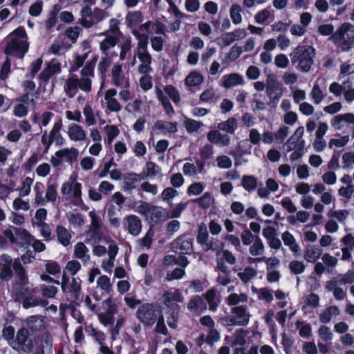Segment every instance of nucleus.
Wrapping results in <instances>:
<instances>
[{"label":"nucleus","mask_w":354,"mask_h":354,"mask_svg":"<svg viewBox=\"0 0 354 354\" xmlns=\"http://www.w3.org/2000/svg\"><path fill=\"white\" fill-rule=\"evenodd\" d=\"M95 62L96 58H94L93 62L89 64L82 70L80 77L73 74H71L68 76L65 83L64 90L70 97L75 95L77 88L85 92L91 91V80L90 77L93 75V68Z\"/></svg>","instance_id":"1"},{"label":"nucleus","mask_w":354,"mask_h":354,"mask_svg":"<svg viewBox=\"0 0 354 354\" xmlns=\"http://www.w3.org/2000/svg\"><path fill=\"white\" fill-rule=\"evenodd\" d=\"M8 39L5 48L6 54L22 58L29 48L28 36L24 28H17L9 34Z\"/></svg>","instance_id":"2"},{"label":"nucleus","mask_w":354,"mask_h":354,"mask_svg":"<svg viewBox=\"0 0 354 354\" xmlns=\"http://www.w3.org/2000/svg\"><path fill=\"white\" fill-rule=\"evenodd\" d=\"M316 50L310 46H298L290 54L292 64H297L296 68L304 73L310 71L314 64Z\"/></svg>","instance_id":"3"},{"label":"nucleus","mask_w":354,"mask_h":354,"mask_svg":"<svg viewBox=\"0 0 354 354\" xmlns=\"http://www.w3.org/2000/svg\"><path fill=\"white\" fill-rule=\"evenodd\" d=\"M330 39L342 51H348L354 46V26L348 23L342 24Z\"/></svg>","instance_id":"4"},{"label":"nucleus","mask_w":354,"mask_h":354,"mask_svg":"<svg viewBox=\"0 0 354 354\" xmlns=\"http://www.w3.org/2000/svg\"><path fill=\"white\" fill-rule=\"evenodd\" d=\"M14 269L17 279L12 287V297L15 300L20 301L29 292L28 278L20 263H15Z\"/></svg>","instance_id":"5"},{"label":"nucleus","mask_w":354,"mask_h":354,"mask_svg":"<svg viewBox=\"0 0 354 354\" xmlns=\"http://www.w3.org/2000/svg\"><path fill=\"white\" fill-rule=\"evenodd\" d=\"M107 17V14L102 9L95 8L92 10L88 6H84L80 11L79 24L85 28H89Z\"/></svg>","instance_id":"6"},{"label":"nucleus","mask_w":354,"mask_h":354,"mask_svg":"<svg viewBox=\"0 0 354 354\" xmlns=\"http://www.w3.org/2000/svg\"><path fill=\"white\" fill-rule=\"evenodd\" d=\"M79 155V151L74 147H66L58 150L55 155L52 156L50 162L54 167L62 165L64 162L72 164L76 161Z\"/></svg>","instance_id":"7"},{"label":"nucleus","mask_w":354,"mask_h":354,"mask_svg":"<svg viewBox=\"0 0 354 354\" xmlns=\"http://www.w3.org/2000/svg\"><path fill=\"white\" fill-rule=\"evenodd\" d=\"M88 216L91 218V224L89 230L86 233V239L88 242L95 243L100 240V236L97 230L102 226V220L95 210L91 211L88 213Z\"/></svg>","instance_id":"8"},{"label":"nucleus","mask_w":354,"mask_h":354,"mask_svg":"<svg viewBox=\"0 0 354 354\" xmlns=\"http://www.w3.org/2000/svg\"><path fill=\"white\" fill-rule=\"evenodd\" d=\"M137 317L143 324L151 326L156 320V309L153 305L145 304L138 309Z\"/></svg>","instance_id":"9"},{"label":"nucleus","mask_w":354,"mask_h":354,"mask_svg":"<svg viewBox=\"0 0 354 354\" xmlns=\"http://www.w3.org/2000/svg\"><path fill=\"white\" fill-rule=\"evenodd\" d=\"M103 306L106 308L107 310L104 313H101L98 315V318L100 322L104 326L112 324L113 322L114 315L117 312V306L113 303L111 298H108L102 302Z\"/></svg>","instance_id":"10"},{"label":"nucleus","mask_w":354,"mask_h":354,"mask_svg":"<svg viewBox=\"0 0 354 354\" xmlns=\"http://www.w3.org/2000/svg\"><path fill=\"white\" fill-rule=\"evenodd\" d=\"M178 131V122L158 120L152 127V133L156 135L165 136L175 133Z\"/></svg>","instance_id":"11"},{"label":"nucleus","mask_w":354,"mask_h":354,"mask_svg":"<svg viewBox=\"0 0 354 354\" xmlns=\"http://www.w3.org/2000/svg\"><path fill=\"white\" fill-rule=\"evenodd\" d=\"M171 248L176 252L190 254L193 250V239L187 235L181 236L172 242Z\"/></svg>","instance_id":"12"},{"label":"nucleus","mask_w":354,"mask_h":354,"mask_svg":"<svg viewBox=\"0 0 354 354\" xmlns=\"http://www.w3.org/2000/svg\"><path fill=\"white\" fill-rule=\"evenodd\" d=\"M246 35L247 32L245 29L237 28L223 34L218 39V44L222 46H228L234 41L243 39Z\"/></svg>","instance_id":"13"},{"label":"nucleus","mask_w":354,"mask_h":354,"mask_svg":"<svg viewBox=\"0 0 354 354\" xmlns=\"http://www.w3.org/2000/svg\"><path fill=\"white\" fill-rule=\"evenodd\" d=\"M164 303L174 311H178V303L183 301L182 293L178 290H169L163 295Z\"/></svg>","instance_id":"14"},{"label":"nucleus","mask_w":354,"mask_h":354,"mask_svg":"<svg viewBox=\"0 0 354 354\" xmlns=\"http://www.w3.org/2000/svg\"><path fill=\"white\" fill-rule=\"evenodd\" d=\"M124 225L128 232L132 236H137L142 230V222L136 215H129L124 218Z\"/></svg>","instance_id":"15"},{"label":"nucleus","mask_w":354,"mask_h":354,"mask_svg":"<svg viewBox=\"0 0 354 354\" xmlns=\"http://www.w3.org/2000/svg\"><path fill=\"white\" fill-rule=\"evenodd\" d=\"M111 79L115 86L119 87L122 85L129 86V78L124 75L121 64L116 63L113 65L111 69Z\"/></svg>","instance_id":"16"},{"label":"nucleus","mask_w":354,"mask_h":354,"mask_svg":"<svg viewBox=\"0 0 354 354\" xmlns=\"http://www.w3.org/2000/svg\"><path fill=\"white\" fill-rule=\"evenodd\" d=\"M250 314L247 312L246 308L237 306L233 308L231 321L232 324L238 326H245L250 320Z\"/></svg>","instance_id":"17"},{"label":"nucleus","mask_w":354,"mask_h":354,"mask_svg":"<svg viewBox=\"0 0 354 354\" xmlns=\"http://www.w3.org/2000/svg\"><path fill=\"white\" fill-rule=\"evenodd\" d=\"M142 178L161 179L162 177L161 168L153 162L146 163L140 174Z\"/></svg>","instance_id":"18"},{"label":"nucleus","mask_w":354,"mask_h":354,"mask_svg":"<svg viewBox=\"0 0 354 354\" xmlns=\"http://www.w3.org/2000/svg\"><path fill=\"white\" fill-rule=\"evenodd\" d=\"M345 123L354 124V114L346 113L339 114L333 117L330 120V124L335 130L341 131L345 127Z\"/></svg>","instance_id":"19"},{"label":"nucleus","mask_w":354,"mask_h":354,"mask_svg":"<svg viewBox=\"0 0 354 354\" xmlns=\"http://www.w3.org/2000/svg\"><path fill=\"white\" fill-rule=\"evenodd\" d=\"M117 91L115 88H110L104 93L106 106L109 111L118 113L122 110V106L115 98Z\"/></svg>","instance_id":"20"},{"label":"nucleus","mask_w":354,"mask_h":354,"mask_svg":"<svg viewBox=\"0 0 354 354\" xmlns=\"http://www.w3.org/2000/svg\"><path fill=\"white\" fill-rule=\"evenodd\" d=\"M208 141L221 147H227L230 143V137L227 134L221 133L218 130H212L207 135Z\"/></svg>","instance_id":"21"},{"label":"nucleus","mask_w":354,"mask_h":354,"mask_svg":"<svg viewBox=\"0 0 354 354\" xmlns=\"http://www.w3.org/2000/svg\"><path fill=\"white\" fill-rule=\"evenodd\" d=\"M35 352L37 353H44L49 352L52 348V339L48 333H44L40 337L35 339Z\"/></svg>","instance_id":"22"},{"label":"nucleus","mask_w":354,"mask_h":354,"mask_svg":"<svg viewBox=\"0 0 354 354\" xmlns=\"http://www.w3.org/2000/svg\"><path fill=\"white\" fill-rule=\"evenodd\" d=\"M135 55L138 58L140 64L138 66V71L140 74H147L152 72L151 66L152 57L149 52L136 53Z\"/></svg>","instance_id":"23"},{"label":"nucleus","mask_w":354,"mask_h":354,"mask_svg":"<svg viewBox=\"0 0 354 354\" xmlns=\"http://www.w3.org/2000/svg\"><path fill=\"white\" fill-rule=\"evenodd\" d=\"M12 259L8 254L0 256V277L3 280H9L12 277Z\"/></svg>","instance_id":"24"},{"label":"nucleus","mask_w":354,"mask_h":354,"mask_svg":"<svg viewBox=\"0 0 354 354\" xmlns=\"http://www.w3.org/2000/svg\"><path fill=\"white\" fill-rule=\"evenodd\" d=\"M67 135L71 140L82 142L86 139V133L84 129L75 124H72L68 127Z\"/></svg>","instance_id":"25"},{"label":"nucleus","mask_w":354,"mask_h":354,"mask_svg":"<svg viewBox=\"0 0 354 354\" xmlns=\"http://www.w3.org/2000/svg\"><path fill=\"white\" fill-rule=\"evenodd\" d=\"M61 72V64L56 59H53L46 66L45 70L40 74V77L44 81H47L50 77L55 74H59Z\"/></svg>","instance_id":"26"},{"label":"nucleus","mask_w":354,"mask_h":354,"mask_svg":"<svg viewBox=\"0 0 354 354\" xmlns=\"http://www.w3.org/2000/svg\"><path fill=\"white\" fill-rule=\"evenodd\" d=\"M117 44V39L113 37L105 38L100 45V48L106 57H116L118 53L113 49Z\"/></svg>","instance_id":"27"},{"label":"nucleus","mask_w":354,"mask_h":354,"mask_svg":"<svg viewBox=\"0 0 354 354\" xmlns=\"http://www.w3.org/2000/svg\"><path fill=\"white\" fill-rule=\"evenodd\" d=\"M205 166V162L201 160H198L195 164L191 162H186L183 167V174L187 176H194L201 174Z\"/></svg>","instance_id":"28"},{"label":"nucleus","mask_w":354,"mask_h":354,"mask_svg":"<svg viewBox=\"0 0 354 354\" xmlns=\"http://www.w3.org/2000/svg\"><path fill=\"white\" fill-rule=\"evenodd\" d=\"M204 81L201 73L196 71L190 72L185 79V85L192 89L200 86Z\"/></svg>","instance_id":"29"},{"label":"nucleus","mask_w":354,"mask_h":354,"mask_svg":"<svg viewBox=\"0 0 354 354\" xmlns=\"http://www.w3.org/2000/svg\"><path fill=\"white\" fill-rule=\"evenodd\" d=\"M222 82V86L226 88L244 84L243 77L238 73H231L230 75H223Z\"/></svg>","instance_id":"30"},{"label":"nucleus","mask_w":354,"mask_h":354,"mask_svg":"<svg viewBox=\"0 0 354 354\" xmlns=\"http://www.w3.org/2000/svg\"><path fill=\"white\" fill-rule=\"evenodd\" d=\"M132 34L138 40L135 54L149 52L147 48L148 36L145 34L140 33L138 30H133Z\"/></svg>","instance_id":"31"},{"label":"nucleus","mask_w":354,"mask_h":354,"mask_svg":"<svg viewBox=\"0 0 354 354\" xmlns=\"http://www.w3.org/2000/svg\"><path fill=\"white\" fill-rule=\"evenodd\" d=\"M74 256L86 264L90 261L88 248L82 242H79L74 246Z\"/></svg>","instance_id":"32"},{"label":"nucleus","mask_w":354,"mask_h":354,"mask_svg":"<svg viewBox=\"0 0 354 354\" xmlns=\"http://www.w3.org/2000/svg\"><path fill=\"white\" fill-rule=\"evenodd\" d=\"M169 215V213L165 209L161 207L151 205L150 213L147 218L156 222L170 218Z\"/></svg>","instance_id":"33"},{"label":"nucleus","mask_w":354,"mask_h":354,"mask_svg":"<svg viewBox=\"0 0 354 354\" xmlns=\"http://www.w3.org/2000/svg\"><path fill=\"white\" fill-rule=\"evenodd\" d=\"M62 127V121L59 120L55 122L50 132L49 137L53 142H55L56 145L61 146L64 144L65 139L60 133L61 129Z\"/></svg>","instance_id":"34"},{"label":"nucleus","mask_w":354,"mask_h":354,"mask_svg":"<svg viewBox=\"0 0 354 354\" xmlns=\"http://www.w3.org/2000/svg\"><path fill=\"white\" fill-rule=\"evenodd\" d=\"M281 239L284 245L288 247L289 250L294 254H297L299 251V246L297 244L294 236L288 231L284 232L281 234Z\"/></svg>","instance_id":"35"},{"label":"nucleus","mask_w":354,"mask_h":354,"mask_svg":"<svg viewBox=\"0 0 354 354\" xmlns=\"http://www.w3.org/2000/svg\"><path fill=\"white\" fill-rule=\"evenodd\" d=\"M197 241L198 243L204 245L206 250H216L213 242L212 241H209V234L205 227H200L197 236Z\"/></svg>","instance_id":"36"},{"label":"nucleus","mask_w":354,"mask_h":354,"mask_svg":"<svg viewBox=\"0 0 354 354\" xmlns=\"http://www.w3.org/2000/svg\"><path fill=\"white\" fill-rule=\"evenodd\" d=\"M322 254V251L319 247L311 245L306 249L304 259L309 263H315Z\"/></svg>","instance_id":"37"},{"label":"nucleus","mask_w":354,"mask_h":354,"mask_svg":"<svg viewBox=\"0 0 354 354\" xmlns=\"http://www.w3.org/2000/svg\"><path fill=\"white\" fill-rule=\"evenodd\" d=\"M187 308L193 314L198 315L205 308V304L202 298L196 296L190 299Z\"/></svg>","instance_id":"38"},{"label":"nucleus","mask_w":354,"mask_h":354,"mask_svg":"<svg viewBox=\"0 0 354 354\" xmlns=\"http://www.w3.org/2000/svg\"><path fill=\"white\" fill-rule=\"evenodd\" d=\"M339 310L336 306H330L326 308L319 315V320L323 324L330 322L332 317L339 315Z\"/></svg>","instance_id":"39"},{"label":"nucleus","mask_w":354,"mask_h":354,"mask_svg":"<svg viewBox=\"0 0 354 354\" xmlns=\"http://www.w3.org/2000/svg\"><path fill=\"white\" fill-rule=\"evenodd\" d=\"M143 20V15L140 11L129 12L125 17V24L128 27H133Z\"/></svg>","instance_id":"40"},{"label":"nucleus","mask_w":354,"mask_h":354,"mask_svg":"<svg viewBox=\"0 0 354 354\" xmlns=\"http://www.w3.org/2000/svg\"><path fill=\"white\" fill-rule=\"evenodd\" d=\"M26 324L32 330H41L44 328V319L40 315L31 316L26 319Z\"/></svg>","instance_id":"41"},{"label":"nucleus","mask_w":354,"mask_h":354,"mask_svg":"<svg viewBox=\"0 0 354 354\" xmlns=\"http://www.w3.org/2000/svg\"><path fill=\"white\" fill-rule=\"evenodd\" d=\"M142 176L135 173H128L123 176L124 188L132 189L135 188L137 183L141 180Z\"/></svg>","instance_id":"42"},{"label":"nucleus","mask_w":354,"mask_h":354,"mask_svg":"<svg viewBox=\"0 0 354 354\" xmlns=\"http://www.w3.org/2000/svg\"><path fill=\"white\" fill-rule=\"evenodd\" d=\"M310 97L315 104H319L324 98V93L317 82L313 84V88L310 93Z\"/></svg>","instance_id":"43"},{"label":"nucleus","mask_w":354,"mask_h":354,"mask_svg":"<svg viewBox=\"0 0 354 354\" xmlns=\"http://www.w3.org/2000/svg\"><path fill=\"white\" fill-rule=\"evenodd\" d=\"M47 218V210L45 208L38 209L34 217L32 218L31 222L33 226H45L46 220Z\"/></svg>","instance_id":"44"},{"label":"nucleus","mask_w":354,"mask_h":354,"mask_svg":"<svg viewBox=\"0 0 354 354\" xmlns=\"http://www.w3.org/2000/svg\"><path fill=\"white\" fill-rule=\"evenodd\" d=\"M56 232L59 242L64 246H68L71 239V234L68 230L64 227L59 225L57 227Z\"/></svg>","instance_id":"45"},{"label":"nucleus","mask_w":354,"mask_h":354,"mask_svg":"<svg viewBox=\"0 0 354 354\" xmlns=\"http://www.w3.org/2000/svg\"><path fill=\"white\" fill-rule=\"evenodd\" d=\"M236 128L237 122L236 119L233 118L221 122L218 124V130L227 132L228 133H234Z\"/></svg>","instance_id":"46"},{"label":"nucleus","mask_w":354,"mask_h":354,"mask_svg":"<svg viewBox=\"0 0 354 354\" xmlns=\"http://www.w3.org/2000/svg\"><path fill=\"white\" fill-rule=\"evenodd\" d=\"M33 179L30 177H26L21 183L20 187L17 189L19 196L25 197L30 194Z\"/></svg>","instance_id":"47"},{"label":"nucleus","mask_w":354,"mask_h":354,"mask_svg":"<svg viewBox=\"0 0 354 354\" xmlns=\"http://www.w3.org/2000/svg\"><path fill=\"white\" fill-rule=\"evenodd\" d=\"M131 38L129 36L123 37L120 44V59L121 61L126 59L127 54L131 50Z\"/></svg>","instance_id":"48"},{"label":"nucleus","mask_w":354,"mask_h":354,"mask_svg":"<svg viewBox=\"0 0 354 354\" xmlns=\"http://www.w3.org/2000/svg\"><path fill=\"white\" fill-rule=\"evenodd\" d=\"M242 9L239 4L234 3L230 9V16L232 23L235 25L241 24L243 19L241 16Z\"/></svg>","instance_id":"49"},{"label":"nucleus","mask_w":354,"mask_h":354,"mask_svg":"<svg viewBox=\"0 0 354 354\" xmlns=\"http://www.w3.org/2000/svg\"><path fill=\"white\" fill-rule=\"evenodd\" d=\"M97 288L106 293H110L112 290V284L110 278L106 275H100L96 281Z\"/></svg>","instance_id":"50"},{"label":"nucleus","mask_w":354,"mask_h":354,"mask_svg":"<svg viewBox=\"0 0 354 354\" xmlns=\"http://www.w3.org/2000/svg\"><path fill=\"white\" fill-rule=\"evenodd\" d=\"M10 345L16 350H22L25 352H32L35 351V341L32 342V340L30 338H27L21 344H19L18 346L15 345V342L12 341V343H10Z\"/></svg>","instance_id":"51"},{"label":"nucleus","mask_w":354,"mask_h":354,"mask_svg":"<svg viewBox=\"0 0 354 354\" xmlns=\"http://www.w3.org/2000/svg\"><path fill=\"white\" fill-rule=\"evenodd\" d=\"M265 246L262 240L257 236L256 240L252 243L249 248L250 254L252 256H259L263 254Z\"/></svg>","instance_id":"52"},{"label":"nucleus","mask_w":354,"mask_h":354,"mask_svg":"<svg viewBox=\"0 0 354 354\" xmlns=\"http://www.w3.org/2000/svg\"><path fill=\"white\" fill-rule=\"evenodd\" d=\"M349 212L346 209H330L327 212V216L330 218H335L339 222L343 223L348 218Z\"/></svg>","instance_id":"53"},{"label":"nucleus","mask_w":354,"mask_h":354,"mask_svg":"<svg viewBox=\"0 0 354 354\" xmlns=\"http://www.w3.org/2000/svg\"><path fill=\"white\" fill-rule=\"evenodd\" d=\"M47 301L44 299H38L35 297H28L22 301V306L24 308H30L37 306H45Z\"/></svg>","instance_id":"54"},{"label":"nucleus","mask_w":354,"mask_h":354,"mask_svg":"<svg viewBox=\"0 0 354 354\" xmlns=\"http://www.w3.org/2000/svg\"><path fill=\"white\" fill-rule=\"evenodd\" d=\"M243 187L248 192H252L257 187V180L253 176H243L241 180Z\"/></svg>","instance_id":"55"},{"label":"nucleus","mask_w":354,"mask_h":354,"mask_svg":"<svg viewBox=\"0 0 354 354\" xmlns=\"http://www.w3.org/2000/svg\"><path fill=\"white\" fill-rule=\"evenodd\" d=\"M249 332L248 330H245L243 329L238 330L234 336V340H233V345H239V346H243L245 344L248 343L249 341L248 340V335Z\"/></svg>","instance_id":"56"},{"label":"nucleus","mask_w":354,"mask_h":354,"mask_svg":"<svg viewBox=\"0 0 354 354\" xmlns=\"http://www.w3.org/2000/svg\"><path fill=\"white\" fill-rule=\"evenodd\" d=\"M104 131L107 136V143L111 144L112 142L120 133L118 127L113 124H107L104 127Z\"/></svg>","instance_id":"57"},{"label":"nucleus","mask_w":354,"mask_h":354,"mask_svg":"<svg viewBox=\"0 0 354 354\" xmlns=\"http://www.w3.org/2000/svg\"><path fill=\"white\" fill-rule=\"evenodd\" d=\"M82 184L76 181L75 185H73L72 192L69 194L75 205H80L82 202Z\"/></svg>","instance_id":"58"},{"label":"nucleus","mask_w":354,"mask_h":354,"mask_svg":"<svg viewBox=\"0 0 354 354\" xmlns=\"http://www.w3.org/2000/svg\"><path fill=\"white\" fill-rule=\"evenodd\" d=\"M83 114L85 118V123L87 126H93L96 123V114L91 106H85L83 110Z\"/></svg>","instance_id":"59"},{"label":"nucleus","mask_w":354,"mask_h":354,"mask_svg":"<svg viewBox=\"0 0 354 354\" xmlns=\"http://www.w3.org/2000/svg\"><path fill=\"white\" fill-rule=\"evenodd\" d=\"M57 185L48 183L46 189L45 198L48 202L55 203L57 199Z\"/></svg>","instance_id":"60"},{"label":"nucleus","mask_w":354,"mask_h":354,"mask_svg":"<svg viewBox=\"0 0 354 354\" xmlns=\"http://www.w3.org/2000/svg\"><path fill=\"white\" fill-rule=\"evenodd\" d=\"M184 124L187 131L189 133L196 132L203 126L202 122L189 118L185 119Z\"/></svg>","instance_id":"61"},{"label":"nucleus","mask_w":354,"mask_h":354,"mask_svg":"<svg viewBox=\"0 0 354 354\" xmlns=\"http://www.w3.org/2000/svg\"><path fill=\"white\" fill-rule=\"evenodd\" d=\"M227 304L230 306L237 305L240 303L246 302L248 296L245 293H232L227 297Z\"/></svg>","instance_id":"62"},{"label":"nucleus","mask_w":354,"mask_h":354,"mask_svg":"<svg viewBox=\"0 0 354 354\" xmlns=\"http://www.w3.org/2000/svg\"><path fill=\"white\" fill-rule=\"evenodd\" d=\"M252 290L257 294L259 299L265 300L268 302H270L273 300L271 290L266 288H261L260 289L252 288Z\"/></svg>","instance_id":"63"},{"label":"nucleus","mask_w":354,"mask_h":354,"mask_svg":"<svg viewBox=\"0 0 354 354\" xmlns=\"http://www.w3.org/2000/svg\"><path fill=\"white\" fill-rule=\"evenodd\" d=\"M318 335L324 342H330L333 338V334L330 329L326 326H321L318 329Z\"/></svg>","instance_id":"64"}]
</instances>
